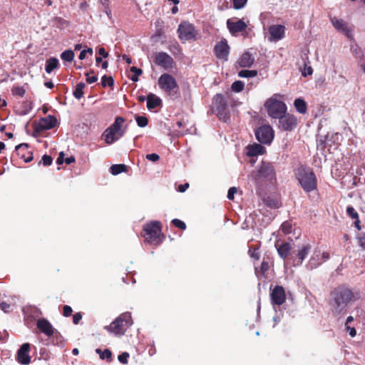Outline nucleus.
<instances>
[{"label":"nucleus","instance_id":"1","mask_svg":"<svg viewBox=\"0 0 365 365\" xmlns=\"http://www.w3.org/2000/svg\"><path fill=\"white\" fill-rule=\"evenodd\" d=\"M355 299V295L351 289L339 287L331 294L329 305L332 313L335 315L340 314L345 310L348 303Z\"/></svg>","mask_w":365,"mask_h":365},{"label":"nucleus","instance_id":"2","mask_svg":"<svg viewBox=\"0 0 365 365\" xmlns=\"http://www.w3.org/2000/svg\"><path fill=\"white\" fill-rule=\"evenodd\" d=\"M294 174L305 192H309L317 188V179L311 168L304 165H299L295 170Z\"/></svg>","mask_w":365,"mask_h":365},{"label":"nucleus","instance_id":"3","mask_svg":"<svg viewBox=\"0 0 365 365\" xmlns=\"http://www.w3.org/2000/svg\"><path fill=\"white\" fill-rule=\"evenodd\" d=\"M133 324L131 314L125 312L120 314L114 322L105 328L116 336H122Z\"/></svg>","mask_w":365,"mask_h":365},{"label":"nucleus","instance_id":"4","mask_svg":"<svg viewBox=\"0 0 365 365\" xmlns=\"http://www.w3.org/2000/svg\"><path fill=\"white\" fill-rule=\"evenodd\" d=\"M124 121L123 118L117 117L114 123L103 132V138L107 144L110 145L123 136L125 132L122 125Z\"/></svg>","mask_w":365,"mask_h":365},{"label":"nucleus","instance_id":"5","mask_svg":"<svg viewBox=\"0 0 365 365\" xmlns=\"http://www.w3.org/2000/svg\"><path fill=\"white\" fill-rule=\"evenodd\" d=\"M269 116L278 119L287 112L286 104L279 99V96L274 94L267 99L264 103Z\"/></svg>","mask_w":365,"mask_h":365},{"label":"nucleus","instance_id":"6","mask_svg":"<svg viewBox=\"0 0 365 365\" xmlns=\"http://www.w3.org/2000/svg\"><path fill=\"white\" fill-rule=\"evenodd\" d=\"M160 232V222L153 221L144 225L143 236L145 237V241L150 245H158L162 242Z\"/></svg>","mask_w":365,"mask_h":365},{"label":"nucleus","instance_id":"7","mask_svg":"<svg viewBox=\"0 0 365 365\" xmlns=\"http://www.w3.org/2000/svg\"><path fill=\"white\" fill-rule=\"evenodd\" d=\"M212 112L215 113L218 118L227 122L229 119L226 100L222 94H217L213 98Z\"/></svg>","mask_w":365,"mask_h":365},{"label":"nucleus","instance_id":"8","mask_svg":"<svg viewBox=\"0 0 365 365\" xmlns=\"http://www.w3.org/2000/svg\"><path fill=\"white\" fill-rule=\"evenodd\" d=\"M330 21L338 32L344 34L350 40L354 38V29L349 23L336 16H330Z\"/></svg>","mask_w":365,"mask_h":365},{"label":"nucleus","instance_id":"9","mask_svg":"<svg viewBox=\"0 0 365 365\" xmlns=\"http://www.w3.org/2000/svg\"><path fill=\"white\" fill-rule=\"evenodd\" d=\"M159 86L165 92L175 93V89L178 88V84L175 78L168 73H164L158 79Z\"/></svg>","mask_w":365,"mask_h":365},{"label":"nucleus","instance_id":"10","mask_svg":"<svg viewBox=\"0 0 365 365\" xmlns=\"http://www.w3.org/2000/svg\"><path fill=\"white\" fill-rule=\"evenodd\" d=\"M256 138L263 144H269L274 138V131L269 125H262L255 131Z\"/></svg>","mask_w":365,"mask_h":365},{"label":"nucleus","instance_id":"11","mask_svg":"<svg viewBox=\"0 0 365 365\" xmlns=\"http://www.w3.org/2000/svg\"><path fill=\"white\" fill-rule=\"evenodd\" d=\"M257 178H263L269 181L275 180V170L273 165L268 162H262L258 170Z\"/></svg>","mask_w":365,"mask_h":365},{"label":"nucleus","instance_id":"12","mask_svg":"<svg viewBox=\"0 0 365 365\" xmlns=\"http://www.w3.org/2000/svg\"><path fill=\"white\" fill-rule=\"evenodd\" d=\"M154 62L165 70L173 68L174 64L173 58L165 52L156 53L154 57Z\"/></svg>","mask_w":365,"mask_h":365},{"label":"nucleus","instance_id":"13","mask_svg":"<svg viewBox=\"0 0 365 365\" xmlns=\"http://www.w3.org/2000/svg\"><path fill=\"white\" fill-rule=\"evenodd\" d=\"M227 26L232 36H237L247 27V24L241 19H229L227 21Z\"/></svg>","mask_w":365,"mask_h":365},{"label":"nucleus","instance_id":"14","mask_svg":"<svg viewBox=\"0 0 365 365\" xmlns=\"http://www.w3.org/2000/svg\"><path fill=\"white\" fill-rule=\"evenodd\" d=\"M178 31L179 37L184 41L190 40L195 36L194 26L187 22L180 24Z\"/></svg>","mask_w":365,"mask_h":365},{"label":"nucleus","instance_id":"15","mask_svg":"<svg viewBox=\"0 0 365 365\" xmlns=\"http://www.w3.org/2000/svg\"><path fill=\"white\" fill-rule=\"evenodd\" d=\"M57 123V120L52 115H48L46 118H43L36 123L35 130L36 132H42L46 130L53 128Z\"/></svg>","mask_w":365,"mask_h":365},{"label":"nucleus","instance_id":"16","mask_svg":"<svg viewBox=\"0 0 365 365\" xmlns=\"http://www.w3.org/2000/svg\"><path fill=\"white\" fill-rule=\"evenodd\" d=\"M278 119L279 128L284 130H292L297 126V120L293 115L285 113Z\"/></svg>","mask_w":365,"mask_h":365},{"label":"nucleus","instance_id":"17","mask_svg":"<svg viewBox=\"0 0 365 365\" xmlns=\"http://www.w3.org/2000/svg\"><path fill=\"white\" fill-rule=\"evenodd\" d=\"M271 300L272 304L282 305L286 300V294L282 286H276L271 292Z\"/></svg>","mask_w":365,"mask_h":365},{"label":"nucleus","instance_id":"18","mask_svg":"<svg viewBox=\"0 0 365 365\" xmlns=\"http://www.w3.org/2000/svg\"><path fill=\"white\" fill-rule=\"evenodd\" d=\"M30 344L24 343L17 351V361L21 364H29L31 362L29 356Z\"/></svg>","mask_w":365,"mask_h":365},{"label":"nucleus","instance_id":"19","mask_svg":"<svg viewBox=\"0 0 365 365\" xmlns=\"http://www.w3.org/2000/svg\"><path fill=\"white\" fill-rule=\"evenodd\" d=\"M285 27L282 25H272L269 27L270 41H277L283 38L284 36Z\"/></svg>","mask_w":365,"mask_h":365},{"label":"nucleus","instance_id":"20","mask_svg":"<svg viewBox=\"0 0 365 365\" xmlns=\"http://www.w3.org/2000/svg\"><path fill=\"white\" fill-rule=\"evenodd\" d=\"M28 144L21 143L16 146V151L17 155L24 160L25 163H29L33 160L32 153L27 150Z\"/></svg>","mask_w":365,"mask_h":365},{"label":"nucleus","instance_id":"21","mask_svg":"<svg viewBox=\"0 0 365 365\" xmlns=\"http://www.w3.org/2000/svg\"><path fill=\"white\" fill-rule=\"evenodd\" d=\"M36 325L38 329L47 336H51L54 333L53 326L46 319L41 318L38 319Z\"/></svg>","mask_w":365,"mask_h":365},{"label":"nucleus","instance_id":"22","mask_svg":"<svg viewBox=\"0 0 365 365\" xmlns=\"http://www.w3.org/2000/svg\"><path fill=\"white\" fill-rule=\"evenodd\" d=\"M215 51L218 58L225 59L229 53V46L225 40L217 43L215 47Z\"/></svg>","mask_w":365,"mask_h":365},{"label":"nucleus","instance_id":"23","mask_svg":"<svg viewBox=\"0 0 365 365\" xmlns=\"http://www.w3.org/2000/svg\"><path fill=\"white\" fill-rule=\"evenodd\" d=\"M247 154L250 157H255L257 155L263 154L265 152V148L255 143L247 147Z\"/></svg>","mask_w":365,"mask_h":365},{"label":"nucleus","instance_id":"24","mask_svg":"<svg viewBox=\"0 0 365 365\" xmlns=\"http://www.w3.org/2000/svg\"><path fill=\"white\" fill-rule=\"evenodd\" d=\"M312 249V246L310 244H304L303 245L299 250H298L297 257L298 262L297 264H301L303 260L307 257L308 254L309 253Z\"/></svg>","mask_w":365,"mask_h":365},{"label":"nucleus","instance_id":"25","mask_svg":"<svg viewBox=\"0 0 365 365\" xmlns=\"http://www.w3.org/2000/svg\"><path fill=\"white\" fill-rule=\"evenodd\" d=\"M161 99L154 94H149L147 98V108L152 110L161 104Z\"/></svg>","mask_w":365,"mask_h":365},{"label":"nucleus","instance_id":"26","mask_svg":"<svg viewBox=\"0 0 365 365\" xmlns=\"http://www.w3.org/2000/svg\"><path fill=\"white\" fill-rule=\"evenodd\" d=\"M254 62V58L249 53H245L242 55L239 61V65L241 67H250Z\"/></svg>","mask_w":365,"mask_h":365},{"label":"nucleus","instance_id":"27","mask_svg":"<svg viewBox=\"0 0 365 365\" xmlns=\"http://www.w3.org/2000/svg\"><path fill=\"white\" fill-rule=\"evenodd\" d=\"M275 246L277 247L279 255L282 259L287 258L291 250L290 244L288 242H285L279 246H277V245Z\"/></svg>","mask_w":365,"mask_h":365},{"label":"nucleus","instance_id":"28","mask_svg":"<svg viewBox=\"0 0 365 365\" xmlns=\"http://www.w3.org/2000/svg\"><path fill=\"white\" fill-rule=\"evenodd\" d=\"M322 263L321 253L319 251H316L309 261V266L311 269H314L317 268Z\"/></svg>","mask_w":365,"mask_h":365},{"label":"nucleus","instance_id":"29","mask_svg":"<svg viewBox=\"0 0 365 365\" xmlns=\"http://www.w3.org/2000/svg\"><path fill=\"white\" fill-rule=\"evenodd\" d=\"M58 66V60L56 58H50L46 62L45 70L46 73H51Z\"/></svg>","mask_w":365,"mask_h":365},{"label":"nucleus","instance_id":"30","mask_svg":"<svg viewBox=\"0 0 365 365\" xmlns=\"http://www.w3.org/2000/svg\"><path fill=\"white\" fill-rule=\"evenodd\" d=\"M294 107L300 113H305L307 111V104L305 101L301 98L295 99L294 102Z\"/></svg>","mask_w":365,"mask_h":365},{"label":"nucleus","instance_id":"31","mask_svg":"<svg viewBox=\"0 0 365 365\" xmlns=\"http://www.w3.org/2000/svg\"><path fill=\"white\" fill-rule=\"evenodd\" d=\"M127 170L126 165L124 164H117V165H113L110 168V172L113 175H116L121 173L125 172Z\"/></svg>","mask_w":365,"mask_h":365},{"label":"nucleus","instance_id":"32","mask_svg":"<svg viewBox=\"0 0 365 365\" xmlns=\"http://www.w3.org/2000/svg\"><path fill=\"white\" fill-rule=\"evenodd\" d=\"M86 85L84 83H79L76 85V87L73 91V96L76 98L80 99L83 96V88H85Z\"/></svg>","mask_w":365,"mask_h":365},{"label":"nucleus","instance_id":"33","mask_svg":"<svg viewBox=\"0 0 365 365\" xmlns=\"http://www.w3.org/2000/svg\"><path fill=\"white\" fill-rule=\"evenodd\" d=\"M63 61L71 62L74 58V53L71 50H66L61 54Z\"/></svg>","mask_w":365,"mask_h":365},{"label":"nucleus","instance_id":"34","mask_svg":"<svg viewBox=\"0 0 365 365\" xmlns=\"http://www.w3.org/2000/svg\"><path fill=\"white\" fill-rule=\"evenodd\" d=\"M96 352L99 354V356L101 359H107L108 361H110L112 357V353L109 349H105L104 351H101L100 349H97Z\"/></svg>","mask_w":365,"mask_h":365},{"label":"nucleus","instance_id":"35","mask_svg":"<svg viewBox=\"0 0 365 365\" xmlns=\"http://www.w3.org/2000/svg\"><path fill=\"white\" fill-rule=\"evenodd\" d=\"M257 74V71L255 70H242L239 72L238 76L241 78H250L255 77Z\"/></svg>","mask_w":365,"mask_h":365},{"label":"nucleus","instance_id":"36","mask_svg":"<svg viewBox=\"0 0 365 365\" xmlns=\"http://www.w3.org/2000/svg\"><path fill=\"white\" fill-rule=\"evenodd\" d=\"M130 71L133 73V75L130 77V80L134 82L138 81V76L143 73L142 70L135 66H132L130 68Z\"/></svg>","mask_w":365,"mask_h":365},{"label":"nucleus","instance_id":"37","mask_svg":"<svg viewBox=\"0 0 365 365\" xmlns=\"http://www.w3.org/2000/svg\"><path fill=\"white\" fill-rule=\"evenodd\" d=\"M245 84L241 81H237L232 84L231 88L235 92H240L243 90Z\"/></svg>","mask_w":365,"mask_h":365},{"label":"nucleus","instance_id":"38","mask_svg":"<svg viewBox=\"0 0 365 365\" xmlns=\"http://www.w3.org/2000/svg\"><path fill=\"white\" fill-rule=\"evenodd\" d=\"M135 120H136L138 125L140 128L145 127L148 123V118L144 116L138 115V116H136Z\"/></svg>","mask_w":365,"mask_h":365},{"label":"nucleus","instance_id":"39","mask_svg":"<svg viewBox=\"0 0 365 365\" xmlns=\"http://www.w3.org/2000/svg\"><path fill=\"white\" fill-rule=\"evenodd\" d=\"M101 84L103 87L107 86H112L113 85V79L111 76H103L101 79Z\"/></svg>","mask_w":365,"mask_h":365},{"label":"nucleus","instance_id":"40","mask_svg":"<svg viewBox=\"0 0 365 365\" xmlns=\"http://www.w3.org/2000/svg\"><path fill=\"white\" fill-rule=\"evenodd\" d=\"M281 230L284 234H289L292 232V224L287 221L283 222L281 225Z\"/></svg>","mask_w":365,"mask_h":365},{"label":"nucleus","instance_id":"41","mask_svg":"<svg viewBox=\"0 0 365 365\" xmlns=\"http://www.w3.org/2000/svg\"><path fill=\"white\" fill-rule=\"evenodd\" d=\"M346 213L352 219H357L359 217V215H358L357 212L351 206L347 207V208H346Z\"/></svg>","mask_w":365,"mask_h":365},{"label":"nucleus","instance_id":"42","mask_svg":"<svg viewBox=\"0 0 365 365\" xmlns=\"http://www.w3.org/2000/svg\"><path fill=\"white\" fill-rule=\"evenodd\" d=\"M247 0H233V7L235 9L243 8L247 4Z\"/></svg>","mask_w":365,"mask_h":365},{"label":"nucleus","instance_id":"43","mask_svg":"<svg viewBox=\"0 0 365 365\" xmlns=\"http://www.w3.org/2000/svg\"><path fill=\"white\" fill-rule=\"evenodd\" d=\"M358 245L363 250H365V234L361 233L359 235L356 237Z\"/></svg>","mask_w":365,"mask_h":365},{"label":"nucleus","instance_id":"44","mask_svg":"<svg viewBox=\"0 0 365 365\" xmlns=\"http://www.w3.org/2000/svg\"><path fill=\"white\" fill-rule=\"evenodd\" d=\"M351 51L356 58H361L363 56L362 52L358 48L357 45H351Z\"/></svg>","mask_w":365,"mask_h":365},{"label":"nucleus","instance_id":"45","mask_svg":"<svg viewBox=\"0 0 365 365\" xmlns=\"http://www.w3.org/2000/svg\"><path fill=\"white\" fill-rule=\"evenodd\" d=\"M128 357L129 354L128 352H123L118 356V359L120 363L127 364Z\"/></svg>","mask_w":365,"mask_h":365},{"label":"nucleus","instance_id":"46","mask_svg":"<svg viewBox=\"0 0 365 365\" xmlns=\"http://www.w3.org/2000/svg\"><path fill=\"white\" fill-rule=\"evenodd\" d=\"M172 223L177 227L180 228V229H182V230H185L186 228V225L184 222L178 220V219H174L172 221Z\"/></svg>","mask_w":365,"mask_h":365},{"label":"nucleus","instance_id":"47","mask_svg":"<svg viewBox=\"0 0 365 365\" xmlns=\"http://www.w3.org/2000/svg\"><path fill=\"white\" fill-rule=\"evenodd\" d=\"M41 161H42V163L43 164V165L48 166V165H51L53 159L51 156L44 155L42 157Z\"/></svg>","mask_w":365,"mask_h":365},{"label":"nucleus","instance_id":"48","mask_svg":"<svg viewBox=\"0 0 365 365\" xmlns=\"http://www.w3.org/2000/svg\"><path fill=\"white\" fill-rule=\"evenodd\" d=\"M237 192V190L235 187H232L229 189L227 192V198L230 200H232L234 199V195Z\"/></svg>","mask_w":365,"mask_h":365},{"label":"nucleus","instance_id":"49","mask_svg":"<svg viewBox=\"0 0 365 365\" xmlns=\"http://www.w3.org/2000/svg\"><path fill=\"white\" fill-rule=\"evenodd\" d=\"M269 269V263L264 259L262 261L260 267V272L262 274H264V273Z\"/></svg>","mask_w":365,"mask_h":365},{"label":"nucleus","instance_id":"50","mask_svg":"<svg viewBox=\"0 0 365 365\" xmlns=\"http://www.w3.org/2000/svg\"><path fill=\"white\" fill-rule=\"evenodd\" d=\"M159 158H160L159 155L155 153L148 154L146 155V159H148V160L153 161V162L158 161L159 160Z\"/></svg>","mask_w":365,"mask_h":365},{"label":"nucleus","instance_id":"51","mask_svg":"<svg viewBox=\"0 0 365 365\" xmlns=\"http://www.w3.org/2000/svg\"><path fill=\"white\" fill-rule=\"evenodd\" d=\"M86 81L88 83H93L96 82L98 79L96 76H95V75L91 76L90 73H87L86 74Z\"/></svg>","mask_w":365,"mask_h":365},{"label":"nucleus","instance_id":"52","mask_svg":"<svg viewBox=\"0 0 365 365\" xmlns=\"http://www.w3.org/2000/svg\"><path fill=\"white\" fill-rule=\"evenodd\" d=\"M249 252L250 254V256L252 258L255 259H259V253L257 252V248L252 250L251 248L249 250Z\"/></svg>","mask_w":365,"mask_h":365},{"label":"nucleus","instance_id":"53","mask_svg":"<svg viewBox=\"0 0 365 365\" xmlns=\"http://www.w3.org/2000/svg\"><path fill=\"white\" fill-rule=\"evenodd\" d=\"M63 315L66 317H69L72 313V309L68 305H65L63 308Z\"/></svg>","mask_w":365,"mask_h":365},{"label":"nucleus","instance_id":"54","mask_svg":"<svg viewBox=\"0 0 365 365\" xmlns=\"http://www.w3.org/2000/svg\"><path fill=\"white\" fill-rule=\"evenodd\" d=\"M81 319L82 316L80 313H76L73 316V322L75 324H78Z\"/></svg>","mask_w":365,"mask_h":365},{"label":"nucleus","instance_id":"55","mask_svg":"<svg viewBox=\"0 0 365 365\" xmlns=\"http://www.w3.org/2000/svg\"><path fill=\"white\" fill-rule=\"evenodd\" d=\"M0 308L4 312H7L10 308V304L6 302H1L0 303Z\"/></svg>","mask_w":365,"mask_h":365},{"label":"nucleus","instance_id":"56","mask_svg":"<svg viewBox=\"0 0 365 365\" xmlns=\"http://www.w3.org/2000/svg\"><path fill=\"white\" fill-rule=\"evenodd\" d=\"M346 328L347 331H349V335H350L351 337H354V336H356V331L355 328H354V327H349V326H346Z\"/></svg>","mask_w":365,"mask_h":365},{"label":"nucleus","instance_id":"57","mask_svg":"<svg viewBox=\"0 0 365 365\" xmlns=\"http://www.w3.org/2000/svg\"><path fill=\"white\" fill-rule=\"evenodd\" d=\"M313 70L310 66L305 67L304 71L302 72V75L306 76L307 75L312 74Z\"/></svg>","mask_w":365,"mask_h":365},{"label":"nucleus","instance_id":"58","mask_svg":"<svg viewBox=\"0 0 365 365\" xmlns=\"http://www.w3.org/2000/svg\"><path fill=\"white\" fill-rule=\"evenodd\" d=\"M189 187V184L188 183H185V184H182V185H180L178 186V191L180 192H184Z\"/></svg>","mask_w":365,"mask_h":365},{"label":"nucleus","instance_id":"59","mask_svg":"<svg viewBox=\"0 0 365 365\" xmlns=\"http://www.w3.org/2000/svg\"><path fill=\"white\" fill-rule=\"evenodd\" d=\"M24 90L22 88H16L14 90V93L16 95H19L21 96H24Z\"/></svg>","mask_w":365,"mask_h":365},{"label":"nucleus","instance_id":"60","mask_svg":"<svg viewBox=\"0 0 365 365\" xmlns=\"http://www.w3.org/2000/svg\"><path fill=\"white\" fill-rule=\"evenodd\" d=\"M63 156H64L63 153V152L60 153V154L56 160L57 164L61 165L63 163V161H64Z\"/></svg>","mask_w":365,"mask_h":365},{"label":"nucleus","instance_id":"61","mask_svg":"<svg viewBox=\"0 0 365 365\" xmlns=\"http://www.w3.org/2000/svg\"><path fill=\"white\" fill-rule=\"evenodd\" d=\"M98 53L101 56H102L103 58H106L108 56V53L106 51L105 48L101 47L98 50Z\"/></svg>","mask_w":365,"mask_h":365},{"label":"nucleus","instance_id":"62","mask_svg":"<svg viewBox=\"0 0 365 365\" xmlns=\"http://www.w3.org/2000/svg\"><path fill=\"white\" fill-rule=\"evenodd\" d=\"M329 258V254L327 252H324L321 255V259H322V262L327 260Z\"/></svg>","mask_w":365,"mask_h":365},{"label":"nucleus","instance_id":"63","mask_svg":"<svg viewBox=\"0 0 365 365\" xmlns=\"http://www.w3.org/2000/svg\"><path fill=\"white\" fill-rule=\"evenodd\" d=\"M122 58H123V60H125L126 61L127 63H128V64L132 63L131 58L130 57H128V56L123 55Z\"/></svg>","mask_w":365,"mask_h":365},{"label":"nucleus","instance_id":"64","mask_svg":"<svg viewBox=\"0 0 365 365\" xmlns=\"http://www.w3.org/2000/svg\"><path fill=\"white\" fill-rule=\"evenodd\" d=\"M86 49L83 50L81 53H80V55H79V59L81 60H83L85 58H86Z\"/></svg>","mask_w":365,"mask_h":365}]
</instances>
